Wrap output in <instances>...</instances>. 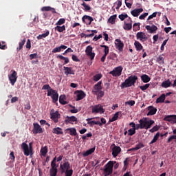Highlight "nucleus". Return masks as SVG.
<instances>
[{
    "label": "nucleus",
    "instance_id": "obj_1",
    "mask_svg": "<svg viewBox=\"0 0 176 176\" xmlns=\"http://www.w3.org/2000/svg\"><path fill=\"white\" fill-rule=\"evenodd\" d=\"M155 123V121L150 120L147 118H143L139 120V124H135L134 122H131L129 124L131 129H129L128 133H135V130H148L152 127V124Z\"/></svg>",
    "mask_w": 176,
    "mask_h": 176
},
{
    "label": "nucleus",
    "instance_id": "obj_2",
    "mask_svg": "<svg viewBox=\"0 0 176 176\" xmlns=\"http://www.w3.org/2000/svg\"><path fill=\"white\" fill-rule=\"evenodd\" d=\"M60 170L61 174L65 173V176H72L74 174V170L71 169V164L67 160L60 164Z\"/></svg>",
    "mask_w": 176,
    "mask_h": 176
},
{
    "label": "nucleus",
    "instance_id": "obj_3",
    "mask_svg": "<svg viewBox=\"0 0 176 176\" xmlns=\"http://www.w3.org/2000/svg\"><path fill=\"white\" fill-rule=\"evenodd\" d=\"M138 80V77L135 75H131L126 78L124 82L121 84V89L125 87H131V86H135V82Z\"/></svg>",
    "mask_w": 176,
    "mask_h": 176
},
{
    "label": "nucleus",
    "instance_id": "obj_4",
    "mask_svg": "<svg viewBox=\"0 0 176 176\" xmlns=\"http://www.w3.org/2000/svg\"><path fill=\"white\" fill-rule=\"evenodd\" d=\"M115 163H116V161H109L104 165V169L103 170L104 176L112 175L113 173V164H115Z\"/></svg>",
    "mask_w": 176,
    "mask_h": 176
},
{
    "label": "nucleus",
    "instance_id": "obj_5",
    "mask_svg": "<svg viewBox=\"0 0 176 176\" xmlns=\"http://www.w3.org/2000/svg\"><path fill=\"white\" fill-rule=\"evenodd\" d=\"M21 148L23 149V153L25 156H30H30H32V155H34L32 153V143H30L28 147V144L23 142L21 144Z\"/></svg>",
    "mask_w": 176,
    "mask_h": 176
},
{
    "label": "nucleus",
    "instance_id": "obj_6",
    "mask_svg": "<svg viewBox=\"0 0 176 176\" xmlns=\"http://www.w3.org/2000/svg\"><path fill=\"white\" fill-rule=\"evenodd\" d=\"M11 72L12 73L8 75V79L12 86H14V83L17 82V72L15 70H11Z\"/></svg>",
    "mask_w": 176,
    "mask_h": 176
},
{
    "label": "nucleus",
    "instance_id": "obj_7",
    "mask_svg": "<svg viewBox=\"0 0 176 176\" xmlns=\"http://www.w3.org/2000/svg\"><path fill=\"white\" fill-rule=\"evenodd\" d=\"M86 55L89 57L90 60H94L96 57V53L93 52V47L88 45L85 49Z\"/></svg>",
    "mask_w": 176,
    "mask_h": 176
},
{
    "label": "nucleus",
    "instance_id": "obj_8",
    "mask_svg": "<svg viewBox=\"0 0 176 176\" xmlns=\"http://www.w3.org/2000/svg\"><path fill=\"white\" fill-rule=\"evenodd\" d=\"M122 71H123V67L118 66L111 71L109 74L112 75V76H120V75H122Z\"/></svg>",
    "mask_w": 176,
    "mask_h": 176
},
{
    "label": "nucleus",
    "instance_id": "obj_9",
    "mask_svg": "<svg viewBox=\"0 0 176 176\" xmlns=\"http://www.w3.org/2000/svg\"><path fill=\"white\" fill-rule=\"evenodd\" d=\"M105 109L101 104H96L92 107V113H104Z\"/></svg>",
    "mask_w": 176,
    "mask_h": 176
},
{
    "label": "nucleus",
    "instance_id": "obj_10",
    "mask_svg": "<svg viewBox=\"0 0 176 176\" xmlns=\"http://www.w3.org/2000/svg\"><path fill=\"white\" fill-rule=\"evenodd\" d=\"M116 49L120 52H123V47H124V43H122V40L117 38L115 41Z\"/></svg>",
    "mask_w": 176,
    "mask_h": 176
},
{
    "label": "nucleus",
    "instance_id": "obj_11",
    "mask_svg": "<svg viewBox=\"0 0 176 176\" xmlns=\"http://www.w3.org/2000/svg\"><path fill=\"white\" fill-rule=\"evenodd\" d=\"M136 38L138 40L140 41V42H145V41H148V36L146 34L144 33V32H139L136 34Z\"/></svg>",
    "mask_w": 176,
    "mask_h": 176
},
{
    "label": "nucleus",
    "instance_id": "obj_12",
    "mask_svg": "<svg viewBox=\"0 0 176 176\" xmlns=\"http://www.w3.org/2000/svg\"><path fill=\"white\" fill-rule=\"evenodd\" d=\"M51 119L54 120V123H58V119L61 118V115L58 111H55L54 113H50Z\"/></svg>",
    "mask_w": 176,
    "mask_h": 176
},
{
    "label": "nucleus",
    "instance_id": "obj_13",
    "mask_svg": "<svg viewBox=\"0 0 176 176\" xmlns=\"http://www.w3.org/2000/svg\"><path fill=\"white\" fill-rule=\"evenodd\" d=\"M75 94H76V101H80L86 97V94L83 91H76Z\"/></svg>",
    "mask_w": 176,
    "mask_h": 176
},
{
    "label": "nucleus",
    "instance_id": "obj_14",
    "mask_svg": "<svg viewBox=\"0 0 176 176\" xmlns=\"http://www.w3.org/2000/svg\"><path fill=\"white\" fill-rule=\"evenodd\" d=\"M42 90H47V97H50L52 96V93H54V89H52L49 84L44 85L42 87Z\"/></svg>",
    "mask_w": 176,
    "mask_h": 176
},
{
    "label": "nucleus",
    "instance_id": "obj_15",
    "mask_svg": "<svg viewBox=\"0 0 176 176\" xmlns=\"http://www.w3.org/2000/svg\"><path fill=\"white\" fill-rule=\"evenodd\" d=\"M101 83H102L101 81H99L97 82L96 85L94 86V89L92 91V93H94V94H97V93L102 90V87H101Z\"/></svg>",
    "mask_w": 176,
    "mask_h": 176
},
{
    "label": "nucleus",
    "instance_id": "obj_16",
    "mask_svg": "<svg viewBox=\"0 0 176 176\" xmlns=\"http://www.w3.org/2000/svg\"><path fill=\"white\" fill-rule=\"evenodd\" d=\"M122 152V148L118 146H114L112 148V155L113 157H116L119 153Z\"/></svg>",
    "mask_w": 176,
    "mask_h": 176
},
{
    "label": "nucleus",
    "instance_id": "obj_17",
    "mask_svg": "<svg viewBox=\"0 0 176 176\" xmlns=\"http://www.w3.org/2000/svg\"><path fill=\"white\" fill-rule=\"evenodd\" d=\"M143 12V8H137L132 10L131 12V14H132V16H133V17H138L140 16V14L142 13Z\"/></svg>",
    "mask_w": 176,
    "mask_h": 176
},
{
    "label": "nucleus",
    "instance_id": "obj_18",
    "mask_svg": "<svg viewBox=\"0 0 176 176\" xmlns=\"http://www.w3.org/2000/svg\"><path fill=\"white\" fill-rule=\"evenodd\" d=\"M146 30L148 31L150 34H155L157 31V26L153 25L152 26L146 25Z\"/></svg>",
    "mask_w": 176,
    "mask_h": 176
},
{
    "label": "nucleus",
    "instance_id": "obj_19",
    "mask_svg": "<svg viewBox=\"0 0 176 176\" xmlns=\"http://www.w3.org/2000/svg\"><path fill=\"white\" fill-rule=\"evenodd\" d=\"M148 111H149L148 113H147V116H152L153 115H156V112H157V109L153 106H149L147 108Z\"/></svg>",
    "mask_w": 176,
    "mask_h": 176
},
{
    "label": "nucleus",
    "instance_id": "obj_20",
    "mask_svg": "<svg viewBox=\"0 0 176 176\" xmlns=\"http://www.w3.org/2000/svg\"><path fill=\"white\" fill-rule=\"evenodd\" d=\"M65 71V75H75V72L72 69V67H63Z\"/></svg>",
    "mask_w": 176,
    "mask_h": 176
},
{
    "label": "nucleus",
    "instance_id": "obj_21",
    "mask_svg": "<svg viewBox=\"0 0 176 176\" xmlns=\"http://www.w3.org/2000/svg\"><path fill=\"white\" fill-rule=\"evenodd\" d=\"M134 46L137 50V52H141L142 50L143 52H145V50H144V47L142 44L140 43L139 41H135L134 43Z\"/></svg>",
    "mask_w": 176,
    "mask_h": 176
},
{
    "label": "nucleus",
    "instance_id": "obj_22",
    "mask_svg": "<svg viewBox=\"0 0 176 176\" xmlns=\"http://www.w3.org/2000/svg\"><path fill=\"white\" fill-rule=\"evenodd\" d=\"M41 12H52L53 14L57 13V12H56V9L50 6H44L41 8Z\"/></svg>",
    "mask_w": 176,
    "mask_h": 176
},
{
    "label": "nucleus",
    "instance_id": "obj_23",
    "mask_svg": "<svg viewBox=\"0 0 176 176\" xmlns=\"http://www.w3.org/2000/svg\"><path fill=\"white\" fill-rule=\"evenodd\" d=\"M50 97H52V102H54V104H56L57 101H58V93H57L56 90H54V92H51Z\"/></svg>",
    "mask_w": 176,
    "mask_h": 176
},
{
    "label": "nucleus",
    "instance_id": "obj_24",
    "mask_svg": "<svg viewBox=\"0 0 176 176\" xmlns=\"http://www.w3.org/2000/svg\"><path fill=\"white\" fill-rule=\"evenodd\" d=\"M73 122H78V118L75 116H67L65 118V123L68 124V123H72Z\"/></svg>",
    "mask_w": 176,
    "mask_h": 176
},
{
    "label": "nucleus",
    "instance_id": "obj_25",
    "mask_svg": "<svg viewBox=\"0 0 176 176\" xmlns=\"http://www.w3.org/2000/svg\"><path fill=\"white\" fill-rule=\"evenodd\" d=\"M33 126H34V131H35V133H43V129H42L41 125H39V124L35 123L34 124Z\"/></svg>",
    "mask_w": 176,
    "mask_h": 176
},
{
    "label": "nucleus",
    "instance_id": "obj_26",
    "mask_svg": "<svg viewBox=\"0 0 176 176\" xmlns=\"http://www.w3.org/2000/svg\"><path fill=\"white\" fill-rule=\"evenodd\" d=\"M94 151H96V147H93L91 148H89L87 151L82 153V156L84 157H87V156H89V155H91L92 153H94Z\"/></svg>",
    "mask_w": 176,
    "mask_h": 176
},
{
    "label": "nucleus",
    "instance_id": "obj_27",
    "mask_svg": "<svg viewBox=\"0 0 176 176\" xmlns=\"http://www.w3.org/2000/svg\"><path fill=\"white\" fill-rule=\"evenodd\" d=\"M87 122L88 124H90V126H95V124H97L98 126H101L102 124L100 121H93L91 120V118L87 119Z\"/></svg>",
    "mask_w": 176,
    "mask_h": 176
},
{
    "label": "nucleus",
    "instance_id": "obj_28",
    "mask_svg": "<svg viewBox=\"0 0 176 176\" xmlns=\"http://www.w3.org/2000/svg\"><path fill=\"white\" fill-rule=\"evenodd\" d=\"M82 20L83 21V23H86V20H88L89 22V25H90V24H91L92 21H94V19H93V17L89 16V15H85L84 16H82Z\"/></svg>",
    "mask_w": 176,
    "mask_h": 176
},
{
    "label": "nucleus",
    "instance_id": "obj_29",
    "mask_svg": "<svg viewBox=\"0 0 176 176\" xmlns=\"http://www.w3.org/2000/svg\"><path fill=\"white\" fill-rule=\"evenodd\" d=\"M166 100V94H162L158 98H157L155 102L156 104H163Z\"/></svg>",
    "mask_w": 176,
    "mask_h": 176
},
{
    "label": "nucleus",
    "instance_id": "obj_30",
    "mask_svg": "<svg viewBox=\"0 0 176 176\" xmlns=\"http://www.w3.org/2000/svg\"><path fill=\"white\" fill-rule=\"evenodd\" d=\"M67 47L66 45H60L59 47H55L52 50V53H60V52H61L62 49L65 50V49H67Z\"/></svg>",
    "mask_w": 176,
    "mask_h": 176
},
{
    "label": "nucleus",
    "instance_id": "obj_31",
    "mask_svg": "<svg viewBox=\"0 0 176 176\" xmlns=\"http://www.w3.org/2000/svg\"><path fill=\"white\" fill-rule=\"evenodd\" d=\"M141 80L144 83H148V82H151V77L146 74H143L141 76Z\"/></svg>",
    "mask_w": 176,
    "mask_h": 176
},
{
    "label": "nucleus",
    "instance_id": "obj_32",
    "mask_svg": "<svg viewBox=\"0 0 176 176\" xmlns=\"http://www.w3.org/2000/svg\"><path fill=\"white\" fill-rule=\"evenodd\" d=\"M161 86L162 87H164V89H167L171 86V81H170V79H168L167 80L162 82Z\"/></svg>",
    "mask_w": 176,
    "mask_h": 176
},
{
    "label": "nucleus",
    "instance_id": "obj_33",
    "mask_svg": "<svg viewBox=\"0 0 176 176\" xmlns=\"http://www.w3.org/2000/svg\"><path fill=\"white\" fill-rule=\"evenodd\" d=\"M124 30L126 31H130L131 28H133V23H127L126 21H124V24L123 26Z\"/></svg>",
    "mask_w": 176,
    "mask_h": 176
},
{
    "label": "nucleus",
    "instance_id": "obj_34",
    "mask_svg": "<svg viewBox=\"0 0 176 176\" xmlns=\"http://www.w3.org/2000/svg\"><path fill=\"white\" fill-rule=\"evenodd\" d=\"M55 31H58V32H64L65 31V25H63V26L57 25L54 28Z\"/></svg>",
    "mask_w": 176,
    "mask_h": 176
},
{
    "label": "nucleus",
    "instance_id": "obj_35",
    "mask_svg": "<svg viewBox=\"0 0 176 176\" xmlns=\"http://www.w3.org/2000/svg\"><path fill=\"white\" fill-rule=\"evenodd\" d=\"M116 17H118V15L116 14L111 16L108 19V23H111V24H115L116 21Z\"/></svg>",
    "mask_w": 176,
    "mask_h": 176
},
{
    "label": "nucleus",
    "instance_id": "obj_36",
    "mask_svg": "<svg viewBox=\"0 0 176 176\" xmlns=\"http://www.w3.org/2000/svg\"><path fill=\"white\" fill-rule=\"evenodd\" d=\"M59 102L62 105H67V102L65 101V96L64 95H60L59 97Z\"/></svg>",
    "mask_w": 176,
    "mask_h": 176
},
{
    "label": "nucleus",
    "instance_id": "obj_37",
    "mask_svg": "<svg viewBox=\"0 0 176 176\" xmlns=\"http://www.w3.org/2000/svg\"><path fill=\"white\" fill-rule=\"evenodd\" d=\"M50 34V32H49V30H47L45 33H43L42 34H39L37 36V39H38V40L43 39V38H46V36H49Z\"/></svg>",
    "mask_w": 176,
    "mask_h": 176
},
{
    "label": "nucleus",
    "instance_id": "obj_38",
    "mask_svg": "<svg viewBox=\"0 0 176 176\" xmlns=\"http://www.w3.org/2000/svg\"><path fill=\"white\" fill-rule=\"evenodd\" d=\"M81 6H83L84 9L83 10L85 12H89V10H91V7H90V6L86 4L85 2H83L82 4H81Z\"/></svg>",
    "mask_w": 176,
    "mask_h": 176
},
{
    "label": "nucleus",
    "instance_id": "obj_39",
    "mask_svg": "<svg viewBox=\"0 0 176 176\" xmlns=\"http://www.w3.org/2000/svg\"><path fill=\"white\" fill-rule=\"evenodd\" d=\"M141 148H144V144L139 143L134 148L129 149V151H138V149H141Z\"/></svg>",
    "mask_w": 176,
    "mask_h": 176
},
{
    "label": "nucleus",
    "instance_id": "obj_40",
    "mask_svg": "<svg viewBox=\"0 0 176 176\" xmlns=\"http://www.w3.org/2000/svg\"><path fill=\"white\" fill-rule=\"evenodd\" d=\"M40 152L42 156H43L44 157H46V155L47 154V146H44L41 148Z\"/></svg>",
    "mask_w": 176,
    "mask_h": 176
},
{
    "label": "nucleus",
    "instance_id": "obj_41",
    "mask_svg": "<svg viewBox=\"0 0 176 176\" xmlns=\"http://www.w3.org/2000/svg\"><path fill=\"white\" fill-rule=\"evenodd\" d=\"M58 171V170H57V168H51L50 169V176H56Z\"/></svg>",
    "mask_w": 176,
    "mask_h": 176
},
{
    "label": "nucleus",
    "instance_id": "obj_42",
    "mask_svg": "<svg viewBox=\"0 0 176 176\" xmlns=\"http://www.w3.org/2000/svg\"><path fill=\"white\" fill-rule=\"evenodd\" d=\"M25 44V38H24L21 42H19V47L16 48L17 52H20V50H21V49H23V46H24V45Z\"/></svg>",
    "mask_w": 176,
    "mask_h": 176
},
{
    "label": "nucleus",
    "instance_id": "obj_43",
    "mask_svg": "<svg viewBox=\"0 0 176 176\" xmlns=\"http://www.w3.org/2000/svg\"><path fill=\"white\" fill-rule=\"evenodd\" d=\"M56 58H60V60H65V64H68L69 63V58L68 57H65L63 55H58Z\"/></svg>",
    "mask_w": 176,
    "mask_h": 176
},
{
    "label": "nucleus",
    "instance_id": "obj_44",
    "mask_svg": "<svg viewBox=\"0 0 176 176\" xmlns=\"http://www.w3.org/2000/svg\"><path fill=\"white\" fill-rule=\"evenodd\" d=\"M140 23H135L133 24V30L134 32H136V31H140Z\"/></svg>",
    "mask_w": 176,
    "mask_h": 176
},
{
    "label": "nucleus",
    "instance_id": "obj_45",
    "mask_svg": "<svg viewBox=\"0 0 176 176\" xmlns=\"http://www.w3.org/2000/svg\"><path fill=\"white\" fill-rule=\"evenodd\" d=\"M125 5L128 9H131V6H133V0H125Z\"/></svg>",
    "mask_w": 176,
    "mask_h": 176
},
{
    "label": "nucleus",
    "instance_id": "obj_46",
    "mask_svg": "<svg viewBox=\"0 0 176 176\" xmlns=\"http://www.w3.org/2000/svg\"><path fill=\"white\" fill-rule=\"evenodd\" d=\"M160 129V126H154L152 129H149L150 133H155L156 131H159Z\"/></svg>",
    "mask_w": 176,
    "mask_h": 176
},
{
    "label": "nucleus",
    "instance_id": "obj_47",
    "mask_svg": "<svg viewBox=\"0 0 176 176\" xmlns=\"http://www.w3.org/2000/svg\"><path fill=\"white\" fill-rule=\"evenodd\" d=\"M116 57H118V55H116V54H115L113 52H111L109 54V56H107V58H109V60H115V58H116Z\"/></svg>",
    "mask_w": 176,
    "mask_h": 176
},
{
    "label": "nucleus",
    "instance_id": "obj_48",
    "mask_svg": "<svg viewBox=\"0 0 176 176\" xmlns=\"http://www.w3.org/2000/svg\"><path fill=\"white\" fill-rule=\"evenodd\" d=\"M159 137H160V133H157L156 135L154 136L153 139L151 142V144H155L157 140H159Z\"/></svg>",
    "mask_w": 176,
    "mask_h": 176
},
{
    "label": "nucleus",
    "instance_id": "obj_49",
    "mask_svg": "<svg viewBox=\"0 0 176 176\" xmlns=\"http://www.w3.org/2000/svg\"><path fill=\"white\" fill-rule=\"evenodd\" d=\"M164 120H166V122H172L173 121V115H169V116H166L164 118Z\"/></svg>",
    "mask_w": 176,
    "mask_h": 176
},
{
    "label": "nucleus",
    "instance_id": "obj_50",
    "mask_svg": "<svg viewBox=\"0 0 176 176\" xmlns=\"http://www.w3.org/2000/svg\"><path fill=\"white\" fill-rule=\"evenodd\" d=\"M157 63H159V64H164V58L162 57V55H160L157 58Z\"/></svg>",
    "mask_w": 176,
    "mask_h": 176
},
{
    "label": "nucleus",
    "instance_id": "obj_51",
    "mask_svg": "<svg viewBox=\"0 0 176 176\" xmlns=\"http://www.w3.org/2000/svg\"><path fill=\"white\" fill-rule=\"evenodd\" d=\"M120 20H121V21H124L125 19H127V17H129V15H127V14H121L118 16Z\"/></svg>",
    "mask_w": 176,
    "mask_h": 176
},
{
    "label": "nucleus",
    "instance_id": "obj_52",
    "mask_svg": "<svg viewBox=\"0 0 176 176\" xmlns=\"http://www.w3.org/2000/svg\"><path fill=\"white\" fill-rule=\"evenodd\" d=\"M63 24H65V19L61 18L56 23V25H63Z\"/></svg>",
    "mask_w": 176,
    "mask_h": 176
},
{
    "label": "nucleus",
    "instance_id": "obj_53",
    "mask_svg": "<svg viewBox=\"0 0 176 176\" xmlns=\"http://www.w3.org/2000/svg\"><path fill=\"white\" fill-rule=\"evenodd\" d=\"M173 140H175L174 142L176 143V135H173L170 138H168L167 142L170 144Z\"/></svg>",
    "mask_w": 176,
    "mask_h": 176
},
{
    "label": "nucleus",
    "instance_id": "obj_54",
    "mask_svg": "<svg viewBox=\"0 0 176 176\" xmlns=\"http://www.w3.org/2000/svg\"><path fill=\"white\" fill-rule=\"evenodd\" d=\"M102 78V74H96L94 76V80L95 82H98V80H100V79Z\"/></svg>",
    "mask_w": 176,
    "mask_h": 176
},
{
    "label": "nucleus",
    "instance_id": "obj_55",
    "mask_svg": "<svg viewBox=\"0 0 176 176\" xmlns=\"http://www.w3.org/2000/svg\"><path fill=\"white\" fill-rule=\"evenodd\" d=\"M149 86H151V84H146L144 85L140 86V89H141L142 91H145V90H146Z\"/></svg>",
    "mask_w": 176,
    "mask_h": 176
},
{
    "label": "nucleus",
    "instance_id": "obj_56",
    "mask_svg": "<svg viewBox=\"0 0 176 176\" xmlns=\"http://www.w3.org/2000/svg\"><path fill=\"white\" fill-rule=\"evenodd\" d=\"M125 105H130L131 107H134V105H135V101L129 100V101L125 102Z\"/></svg>",
    "mask_w": 176,
    "mask_h": 176
},
{
    "label": "nucleus",
    "instance_id": "obj_57",
    "mask_svg": "<svg viewBox=\"0 0 176 176\" xmlns=\"http://www.w3.org/2000/svg\"><path fill=\"white\" fill-rule=\"evenodd\" d=\"M118 118H119V112H117L114 114V116L111 118V122H115L116 120H118Z\"/></svg>",
    "mask_w": 176,
    "mask_h": 176
},
{
    "label": "nucleus",
    "instance_id": "obj_58",
    "mask_svg": "<svg viewBox=\"0 0 176 176\" xmlns=\"http://www.w3.org/2000/svg\"><path fill=\"white\" fill-rule=\"evenodd\" d=\"M128 166H129V158H126L124 161V170L127 169Z\"/></svg>",
    "mask_w": 176,
    "mask_h": 176
},
{
    "label": "nucleus",
    "instance_id": "obj_59",
    "mask_svg": "<svg viewBox=\"0 0 176 176\" xmlns=\"http://www.w3.org/2000/svg\"><path fill=\"white\" fill-rule=\"evenodd\" d=\"M100 47H104V53L109 54V47H108L107 45H100Z\"/></svg>",
    "mask_w": 176,
    "mask_h": 176
},
{
    "label": "nucleus",
    "instance_id": "obj_60",
    "mask_svg": "<svg viewBox=\"0 0 176 176\" xmlns=\"http://www.w3.org/2000/svg\"><path fill=\"white\" fill-rule=\"evenodd\" d=\"M72 58L73 61H75L76 63H79L80 60L76 56V55H72Z\"/></svg>",
    "mask_w": 176,
    "mask_h": 176
},
{
    "label": "nucleus",
    "instance_id": "obj_61",
    "mask_svg": "<svg viewBox=\"0 0 176 176\" xmlns=\"http://www.w3.org/2000/svg\"><path fill=\"white\" fill-rule=\"evenodd\" d=\"M148 12H145L142 14H141L140 16H139V19L140 20H144L145 19V17H146V16H148Z\"/></svg>",
    "mask_w": 176,
    "mask_h": 176
},
{
    "label": "nucleus",
    "instance_id": "obj_62",
    "mask_svg": "<svg viewBox=\"0 0 176 176\" xmlns=\"http://www.w3.org/2000/svg\"><path fill=\"white\" fill-rule=\"evenodd\" d=\"M30 58L31 60H34V58H38V54L35 53V54H32L30 55Z\"/></svg>",
    "mask_w": 176,
    "mask_h": 176
},
{
    "label": "nucleus",
    "instance_id": "obj_63",
    "mask_svg": "<svg viewBox=\"0 0 176 176\" xmlns=\"http://www.w3.org/2000/svg\"><path fill=\"white\" fill-rule=\"evenodd\" d=\"M26 49H31V41L30 39L27 41Z\"/></svg>",
    "mask_w": 176,
    "mask_h": 176
},
{
    "label": "nucleus",
    "instance_id": "obj_64",
    "mask_svg": "<svg viewBox=\"0 0 176 176\" xmlns=\"http://www.w3.org/2000/svg\"><path fill=\"white\" fill-rule=\"evenodd\" d=\"M120 6H122V0H118V3L116 9H120Z\"/></svg>",
    "mask_w": 176,
    "mask_h": 176
}]
</instances>
